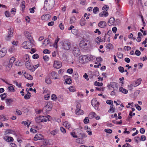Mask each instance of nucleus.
<instances>
[{"instance_id": "1", "label": "nucleus", "mask_w": 147, "mask_h": 147, "mask_svg": "<svg viewBox=\"0 0 147 147\" xmlns=\"http://www.w3.org/2000/svg\"><path fill=\"white\" fill-rule=\"evenodd\" d=\"M55 3L54 0H45L44 2V7H47L49 8H52Z\"/></svg>"}, {"instance_id": "64", "label": "nucleus", "mask_w": 147, "mask_h": 147, "mask_svg": "<svg viewBox=\"0 0 147 147\" xmlns=\"http://www.w3.org/2000/svg\"><path fill=\"white\" fill-rule=\"evenodd\" d=\"M73 70L72 69L70 68L68 69L67 70V72L69 74H71L73 73Z\"/></svg>"}, {"instance_id": "11", "label": "nucleus", "mask_w": 147, "mask_h": 147, "mask_svg": "<svg viewBox=\"0 0 147 147\" xmlns=\"http://www.w3.org/2000/svg\"><path fill=\"white\" fill-rule=\"evenodd\" d=\"M24 34L25 36L28 38V39L30 41L32 40V37L30 35V33L28 31H25L24 32Z\"/></svg>"}, {"instance_id": "20", "label": "nucleus", "mask_w": 147, "mask_h": 147, "mask_svg": "<svg viewBox=\"0 0 147 147\" xmlns=\"http://www.w3.org/2000/svg\"><path fill=\"white\" fill-rule=\"evenodd\" d=\"M115 111V108L113 104L111 105L110 107V109L108 111V112L109 113L111 112V113H113Z\"/></svg>"}, {"instance_id": "2", "label": "nucleus", "mask_w": 147, "mask_h": 147, "mask_svg": "<svg viewBox=\"0 0 147 147\" xmlns=\"http://www.w3.org/2000/svg\"><path fill=\"white\" fill-rule=\"evenodd\" d=\"M90 60V58L87 55L81 56L79 57V62L82 64H84L85 63L88 62Z\"/></svg>"}, {"instance_id": "3", "label": "nucleus", "mask_w": 147, "mask_h": 147, "mask_svg": "<svg viewBox=\"0 0 147 147\" xmlns=\"http://www.w3.org/2000/svg\"><path fill=\"white\" fill-rule=\"evenodd\" d=\"M62 48L64 50H68L71 47V43L68 41L66 40L63 42Z\"/></svg>"}, {"instance_id": "41", "label": "nucleus", "mask_w": 147, "mask_h": 147, "mask_svg": "<svg viewBox=\"0 0 147 147\" xmlns=\"http://www.w3.org/2000/svg\"><path fill=\"white\" fill-rule=\"evenodd\" d=\"M94 85L96 86H102L103 85V84L102 83H100L96 81L94 82Z\"/></svg>"}, {"instance_id": "35", "label": "nucleus", "mask_w": 147, "mask_h": 147, "mask_svg": "<svg viewBox=\"0 0 147 147\" xmlns=\"http://www.w3.org/2000/svg\"><path fill=\"white\" fill-rule=\"evenodd\" d=\"M45 82L48 84H50L51 83V81L50 78L47 77L45 79Z\"/></svg>"}, {"instance_id": "53", "label": "nucleus", "mask_w": 147, "mask_h": 147, "mask_svg": "<svg viewBox=\"0 0 147 147\" xmlns=\"http://www.w3.org/2000/svg\"><path fill=\"white\" fill-rule=\"evenodd\" d=\"M15 60V59L13 57H12L9 60V62L11 63H13Z\"/></svg>"}, {"instance_id": "47", "label": "nucleus", "mask_w": 147, "mask_h": 147, "mask_svg": "<svg viewBox=\"0 0 147 147\" xmlns=\"http://www.w3.org/2000/svg\"><path fill=\"white\" fill-rule=\"evenodd\" d=\"M118 69L119 71L122 73L124 71V68L123 67L120 66L119 67Z\"/></svg>"}, {"instance_id": "26", "label": "nucleus", "mask_w": 147, "mask_h": 147, "mask_svg": "<svg viewBox=\"0 0 147 147\" xmlns=\"http://www.w3.org/2000/svg\"><path fill=\"white\" fill-rule=\"evenodd\" d=\"M13 101V100L11 98H7L5 100V102L7 105L9 106L10 104Z\"/></svg>"}, {"instance_id": "31", "label": "nucleus", "mask_w": 147, "mask_h": 147, "mask_svg": "<svg viewBox=\"0 0 147 147\" xmlns=\"http://www.w3.org/2000/svg\"><path fill=\"white\" fill-rule=\"evenodd\" d=\"M6 50L3 51V50H2L0 51V56L1 57H3L6 54Z\"/></svg>"}, {"instance_id": "42", "label": "nucleus", "mask_w": 147, "mask_h": 147, "mask_svg": "<svg viewBox=\"0 0 147 147\" xmlns=\"http://www.w3.org/2000/svg\"><path fill=\"white\" fill-rule=\"evenodd\" d=\"M49 42V39H46L44 40V42L43 43V44H45V45H47Z\"/></svg>"}, {"instance_id": "23", "label": "nucleus", "mask_w": 147, "mask_h": 147, "mask_svg": "<svg viewBox=\"0 0 147 147\" xmlns=\"http://www.w3.org/2000/svg\"><path fill=\"white\" fill-rule=\"evenodd\" d=\"M76 114L78 115H80L84 113V111L81 109L76 110Z\"/></svg>"}, {"instance_id": "15", "label": "nucleus", "mask_w": 147, "mask_h": 147, "mask_svg": "<svg viewBox=\"0 0 147 147\" xmlns=\"http://www.w3.org/2000/svg\"><path fill=\"white\" fill-rule=\"evenodd\" d=\"M91 104L93 106L94 105V107H98L99 105V103L95 99H92L91 101Z\"/></svg>"}, {"instance_id": "16", "label": "nucleus", "mask_w": 147, "mask_h": 147, "mask_svg": "<svg viewBox=\"0 0 147 147\" xmlns=\"http://www.w3.org/2000/svg\"><path fill=\"white\" fill-rule=\"evenodd\" d=\"M25 65L26 67L31 71L32 65H31L30 62L26 61L25 63Z\"/></svg>"}, {"instance_id": "44", "label": "nucleus", "mask_w": 147, "mask_h": 147, "mask_svg": "<svg viewBox=\"0 0 147 147\" xmlns=\"http://www.w3.org/2000/svg\"><path fill=\"white\" fill-rule=\"evenodd\" d=\"M69 89L70 92H74L76 91L75 88L74 87L71 86L69 88Z\"/></svg>"}, {"instance_id": "29", "label": "nucleus", "mask_w": 147, "mask_h": 147, "mask_svg": "<svg viewBox=\"0 0 147 147\" xmlns=\"http://www.w3.org/2000/svg\"><path fill=\"white\" fill-rule=\"evenodd\" d=\"M78 136L80 137L79 138H83L84 137H85L86 136V135L84 133H82L81 132H80L78 134Z\"/></svg>"}, {"instance_id": "55", "label": "nucleus", "mask_w": 147, "mask_h": 147, "mask_svg": "<svg viewBox=\"0 0 147 147\" xmlns=\"http://www.w3.org/2000/svg\"><path fill=\"white\" fill-rule=\"evenodd\" d=\"M135 54L136 55L139 56L140 55L141 52L138 50H136Z\"/></svg>"}, {"instance_id": "34", "label": "nucleus", "mask_w": 147, "mask_h": 147, "mask_svg": "<svg viewBox=\"0 0 147 147\" xmlns=\"http://www.w3.org/2000/svg\"><path fill=\"white\" fill-rule=\"evenodd\" d=\"M38 66L39 65L38 64L36 65H35L32 66V67L31 71L32 72L34 71L38 67Z\"/></svg>"}, {"instance_id": "32", "label": "nucleus", "mask_w": 147, "mask_h": 147, "mask_svg": "<svg viewBox=\"0 0 147 147\" xmlns=\"http://www.w3.org/2000/svg\"><path fill=\"white\" fill-rule=\"evenodd\" d=\"M85 21L86 20L84 18L82 19L81 20L80 22V24L81 26H83L85 25L86 24Z\"/></svg>"}, {"instance_id": "63", "label": "nucleus", "mask_w": 147, "mask_h": 147, "mask_svg": "<svg viewBox=\"0 0 147 147\" xmlns=\"http://www.w3.org/2000/svg\"><path fill=\"white\" fill-rule=\"evenodd\" d=\"M140 91L139 90H137L134 93V96H137L140 93Z\"/></svg>"}, {"instance_id": "45", "label": "nucleus", "mask_w": 147, "mask_h": 147, "mask_svg": "<svg viewBox=\"0 0 147 147\" xmlns=\"http://www.w3.org/2000/svg\"><path fill=\"white\" fill-rule=\"evenodd\" d=\"M117 56L118 58L121 59L123 58V54L120 53H117Z\"/></svg>"}, {"instance_id": "25", "label": "nucleus", "mask_w": 147, "mask_h": 147, "mask_svg": "<svg viewBox=\"0 0 147 147\" xmlns=\"http://www.w3.org/2000/svg\"><path fill=\"white\" fill-rule=\"evenodd\" d=\"M63 125L67 128L69 129L71 127L70 124L67 121H65L63 123Z\"/></svg>"}, {"instance_id": "50", "label": "nucleus", "mask_w": 147, "mask_h": 147, "mask_svg": "<svg viewBox=\"0 0 147 147\" xmlns=\"http://www.w3.org/2000/svg\"><path fill=\"white\" fill-rule=\"evenodd\" d=\"M109 9V7L108 6H107V5H105L102 8V9L105 11H107V10L108 9Z\"/></svg>"}, {"instance_id": "58", "label": "nucleus", "mask_w": 147, "mask_h": 147, "mask_svg": "<svg viewBox=\"0 0 147 147\" xmlns=\"http://www.w3.org/2000/svg\"><path fill=\"white\" fill-rule=\"evenodd\" d=\"M104 131H105V132L107 133H109V134H111L112 133V130L111 129H105L104 130Z\"/></svg>"}, {"instance_id": "61", "label": "nucleus", "mask_w": 147, "mask_h": 147, "mask_svg": "<svg viewBox=\"0 0 147 147\" xmlns=\"http://www.w3.org/2000/svg\"><path fill=\"white\" fill-rule=\"evenodd\" d=\"M113 101L112 100H107L106 101V102L107 104H108L110 105L113 104Z\"/></svg>"}, {"instance_id": "4", "label": "nucleus", "mask_w": 147, "mask_h": 147, "mask_svg": "<svg viewBox=\"0 0 147 147\" xmlns=\"http://www.w3.org/2000/svg\"><path fill=\"white\" fill-rule=\"evenodd\" d=\"M73 53L75 56L77 57L80 55V52L78 47H74L73 48Z\"/></svg>"}, {"instance_id": "5", "label": "nucleus", "mask_w": 147, "mask_h": 147, "mask_svg": "<svg viewBox=\"0 0 147 147\" xmlns=\"http://www.w3.org/2000/svg\"><path fill=\"white\" fill-rule=\"evenodd\" d=\"M8 35L5 38V39L7 40H9L13 35V28H10L9 29Z\"/></svg>"}, {"instance_id": "28", "label": "nucleus", "mask_w": 147, "mask_h": 147, "mask_svg": "<svg viewBox=\"0 0 147 147\" xmlns=\"http://www.w3.org/2000/svg\"><path fill=\"white\" fill-rule=\"evenodd\" d=\"M59 39L60 38L58 37L56 39H55V42L54 45V47L56 49H57V44L58 42H59Z\"/></svg>"}, {"instance_id": "52", "label": "nucleus", "mask_w": 147, "mask_h": 147, "mask_svg": "<svg viewBox=\"0 0 147 147\" xmlns=\"http://www.w3.org/2000/svg\"><path fill=\"white\" fill-rule=\"evenodd\" d=\"M0 119L2 121H4L8 120V119H7L5 117L3 116H0Z\"/></svg>"}, {"instance_id": "18", "label": "nucleus", "mask_w": 147, "mask_h": 147, "mask_svg": "<svg viewBox=\"0 0 147 147\" xmlns=\"http://www.w3.org/2000/svg\"><path fill=\"white\" fill-rule=\"evenodd\" d=\"M114 21V18H111L108 22V24L109 26H111L113 24Z\"/></svg>"}, {"instance_id": "14", "label": "nucleus", "mask_w": 147, "mask_h": 147, "mask_svg": "<svg viewBox=\"0 0 147 147\" xmlns=\"http://www.w3.org/2000/svg\"><path fill=\"white\" fill-rule=\"evenodd\" d=\"M110 86L113 88H114L115 87H116V88H117V83L114 82H111L110 84L107 85V86L109 88Z\"/></svg>"}, {"instance_id": "60", "label": "nucleus", "mask_w": 147, "mask_h": 147, "mask_svg": "<svg viewBox=\"0 0 147 147\" xmlns=\"http://www.w3.org/2000/svg\"><path fill=\"white\" fill-rule=\"evenodd\" d=\"M122 147H132V146L129 143H126L123 145Z\"/></svg>"}, {"instance_id": "59", "label": "nucleus", "mask_w": 147, "mask_h": 147, "mask_svg": "<svg viewBox=\"0 0 147 147\" xmlns=\"http://www.w3.org/2000/svg\"><path fill=\"white\" fill-rule=\"evenodd\" d=\"M96 42L98 43L97 40L99 42H102V40H101V39L100 37H97L96 38Z\"/></svg>"}, {"instance_id": "13", "label": "nucleus", "mask_w": 147, "mask_h": 147, "mask_svg": "<svg viewBox=\"0 0 147 147\" xmlns=\"http://www.w3.org/2000/svg\"><path fill=\"white\" fill-rule=\"evenodd\" d=\"M50 17L51 16L49 14H47L45 15H42L41 18L42 20H47L49 19Z\"/></svg>"}, {"instance_id": "10", "label": "nucleus", "mask_w": 147, "mask_h": 147, "mask_svg": "<svg viewBox=\"0 0 147 147\" xmlns=\"http://www.w3.org/2000/svg\"><path fill=\"white\" fill-rule=\"evenodd\" d=\"M43 136L42 135L40 134H37L36 135L34 138V140L36 141L38 140H41L42 139Z\"/></svg>"}, {"instance_id": "56", "label": "nucleus", "mask_w": 147, "mask_h": 147, "mask_svg": "<svg viewBox=\"0 0 147 147\" xmlns=\"http://www.w3.org/2000/svg\"><path fill=\"white\" fill-rule=\"evenodd\" d=\"M8 89H9V90L10 91H12L13 92H14L15 91V89H14V88L12 86H9L8 87Z\"/></svg>"}, {"instance_id": "40", "label": "nucleus", "mask_w": 147, "mask_h": 147, "mask_svg": "<svg viewBox=\"0 0 147 147\" xmlns=\"http://www.w3.org/2000/svg\"><path fill=\"white\" fill-rule=\"evenodd\" d=\"M141 81V79H138L136 82L135 85L136 86H137L140 85V84Z\"/></svg>"}, {"instance_id": "46", "label": "nucleus", "mask_w": 147, "mask_h": 147, "mask_svg": "<svg viewBox=\"0 0 147 147\" xmlns=\"http://www.w3.org/2000/svg\"><path fill=\"white\" fill-rule=\"evenodd\" d=\"M24 61L26 62V61H29V56L28 55H25L24 57Z\"/></svg>"}, {"instance_id": "7", "label": "nucleus", "mask_w": 147, "mask_h": 147, "mask_svg": "<svg viewBox=\"0 0 147 147\" xmlns=\"http://www.w3.org/2000/svg\"><path fill=\"white\" fill-rule=\"evenodd\" d=\"M45 107L47 109V111H50L52 108L53 105L52 103L51 102H48L46 105Z\"/></svg>"}, {"instance_id": "57", "label": "nucleus", "mask_w": 147, "mask_h": 147, "mask_svg": "<svg viewBox=\"0 0 147 147\" xmlns=\"http://www.w3.org/2000/svg\"><path fill=\"white\" fill-rule=\"evenodd\" d=\"M39 57L38 55L37 54H35L32 56L33 58L34 59H38Z\"/></svg>"}, {"instance_id": "12", "label": "nucleus", "mask_w": 147, "mask_h": 147, "mask_svg": "<svg viewBox=\"0 0 147 147\" xmlns=\"http://www.w3.org/2000/svg\"><path fill=\"white\" fill-rule=\"evenodd\" d=\"M3 138L7 142H12L13 140V138L11 137L5 136L3 137Z\"/></svg>"}, {"instance_id": "48", "label": "nucleus", "mask_w": 147, "mask_h": 147, "mask_svg": "<svg viewBox=\"0 0 147 147\" xmlns=\"http://www.w3.org/2000/svg\"><path fill=\"white\" fill-rule=\"evenodd\" d=\"M13 132L14 131L12 130L9 129L6 130L5 133L7 134H9L10 133L12 134Z\"/></svg>"}, {"instance_id": "27", "label": "nucleus", "mask_w": 147, "mask_h": 147, "mask_svg": "<svg viewBox=\"0 0 147 147\" xmlns=\"http://www.w3.org/2000/svg\"><path fill=\"white\" fill-rule=\"evenodd\" d=\"M96 115V113L94 112H91L90 113L89 115V117L90 119H92L95 117V115Z\"/></svg>"}, {"instance_id": "8", "label": "nucleus", "mask_w": 147, "mask_h": 147, "mask_svg": "<svg viewBox=\"0 0 147 147\" xmlns=\"http://www.w3.org/2000/svg\"><path fill=\"white\" fill-rule=\"evenodd\" d=\"M22 72L26 78L30 80L32 79L33 77L31 75L27 73L25 71H23Z\"/></svg>"}, {"instance_id": "36", "label": "nucleus", "mask_w": 147, "mask_h": 147, "mask_svg": "<svg viewBox=\"0 0 147 147\" xmlns=\"http://www.w3.org/2000/svg\"><path fill=\"white\" fill-rule=\"evenodd\" d=\"M71 80L70 78H66L65 80V82L67 84H70L71 83Z\"/></svg>"}, {"instance_id": "43", "label": "nucleus", "mask_w": 147, "mask_h": 147, "mask_svg": "<svg viewBox=\"0 0 147 147\" xmlns=\"http://www.w3.org/2000/svg\"><path fill=\"white\" fill-rule=\"evenodd\" d=\"M89 121L88 118L87 117H86L84 120V122L85 124H87Z\"/></svg>"}, {"instance_id": "19", "label": "nucleus", "mask_w": 147, "mask_h": 147, "mask_svg": "<svg viewBox=\"0 0 147 147\" xmlns=\"http://www.w3.org/2000/svg\"><path fill=\"white\" fill-rule=\"evenodd\" d=\"M119 90L120 92L125 94H127L128 92L127 90L123 88L122 87H120Z\"/></svg>"}, {"instance_id": "24", "label": "nucleus", "mask_w": 147, "mask_h": 147, "mask_svg": "<svg viewBox=\"0 0 147 147\" xmlns=\"http://www.w3.org/2000/svg\"><path fill=\"white\" fill-rule=\"evenodd\" d=\"M51 75L53 79H56L58 78H57V74L55 72L52 71L51 73Z\"/></svg>"}, {"instance_id": "17", "label": "nucleus", "mask_w": 147, "mask_h": 147, "mask_svg": "<svg viewBox=\"0 0 147 147\" xmlns=\"http://www.w3.org/2000/svg\"><path fill=\"white\" fill-rule=\"evenodd\" d=\"M29 44H31V41H25L23 43L22 45L24 49H27L28 48L27 47L28 45Z\"/></svg>"}, {"instance_id": "22", "label": "nucleus", "mask_w": 147, "mask_h": 147, "mask_svg": "<svg viewBox=\"0 0 147 147\" xmlns=\"http://www.w3.org/2000/svg\"><path fill=\"white\" fill-rule=\"evenodd\" d=\"M43 117L42 116L37 117L36 118V121L37 123H40L42 122V119Z\"/></svg>"}, {"instance_id": "21", "label": "nucleus", "mask_w": 147, "mask_h": 147, "mask_svg": "<svg viewBox=\"0 0 147 147\" xmlns=\"http://www.w3.org/2000/svg\"><path fill=\"white\" fill-rule=\"evenodd\" d=\"M108 15V13L106 11H103L102 12H101L99 14V16L100 17H102L103 16H107Z\"/></svg>"}, {"instance_id": "54", "label": "nucleus", "mask_w": 147, "mask_h": 147, "mask_svg": "<svg viewBox=\"0 0 147 147\" xmlns=\"http://www.w3.org/2000/svg\"><path fill=\"white\" fill-rule=\"evenodd\" d=\"M36 8L35 7H34L32 8H30L29 9L30 12L31 13H33L34 12V9H35Z\"/></svg>"}, {"instance_id": "62", "label": "nucleus", "mask_w": 147, "mask_h": 147, "mask_svg": "<svg viewBox=\"0 0 147 147\" xmlns=\"http://www.w3.org/2000/svg\"><path fill=\"white\" fill-rule=\"evenodd\" d=\"M43 59H44V60L45 61H48L49 59V57L47 55L44 56L43 57Z\"/></svg>"}, {"instance_id": "9", "label": "nucleus", "mask_w": 147, "mask_h": 147, "mask_svg": "<svg viewBox=\"0 0 147 147\" xmlns=\"http://www.w3.org/2000/svg\"><path fill=\"white\" fill-rule=\"evenodd\" d=\"M106 24L107 23L105 21H101L98 23V26L100 28H103L106 26Z\"/></svg>"}, {"instance_id": "33", "label": "nucleus", "mask_w": 147, "mask_h": 147, "mask_svg": "<svg viewBox=\"0 0 147 147\" xmlns=\"http://www.w3.org/2000/svg\"><path fill=\"white\" fill-rule=\"evenodd\" d=\"M76 18L75 17H72L70 19V23L72 24L74 23L75 22Z\"/></svg>"}, {"instance_id": "49", "label": "nucleus", "mask_w": 147, "mask_h": 147, "mask_svg": "<svg viewBox=\"0 0 147 147\" xmlns=\"http://www.w3.org/2000/svg\"><path fill=\"white\" fill-rule=\"evenodd\" d=\"M99 11V9L97 7H94L93 10V13L95 14H96V13L97 11Z\"/></svg>"}, {"instance_id": "37", "label": "nucleus", "mask_w": 147, "mask_h": 147, "mask_svg": "<svg viewBox=\"0 0 147 147\" xmlns=\"http://www.w3.org/2000/svg\"><path fill=\"white\" fill-rule=\"evenodd\" d=\"M7 94L6 93H5L3 94L0 95V96L2 100H3L7 96Z\"/></svg>"}, {"instance_id": "38", "label": "nucleus", "mask_w": 147, "mask_h": 147, "mask_svg": "<svg viewBox=\"0 0 147 147\" xmlns=\"http://www.w3.org/2000/svg\"><path fill=\"white\" fill-rule=\"evenodd\" d=\"M15 64L16 65L20 66L22 65L23 63L20 62V61H18L17 62H15Z\"/></svg>"}, {"instance_id": "39", "label": "nucleus", "mask_w": 147, "mask_h": 147, "mask_svg": "<svg viewBox=\"0 0 147 147\" xmlns=\"http://www.w3.org/2000/svg\"><path fill=\"white\" fill-rule=\"evenodd\" d=\"M113 47V45L111 43H109L107 44L106 46V47L107 49H110L111 48H112Z\"/></svg>"}, {"instance_id": "6", "label": "nucleus", "mask_w": 147, "mask_h": 147, "mask_svg": "<svg viewBox=\"0 0 147 147\" xmlns=\"http://www.w3.org/2000/svg\"><path fill=\"white\" fill-rule=\"evenodd\" d=\"M61 62L59 61H54L53 66L55 68L59 69L61 66Z\"/></svg>"}, {"instance_id": "30", "label": "nucleus", "mask_w": 147, "mask_h": 147, "mask_svg": "<svg viewBox=\"0 0 147 147\" xmlns=\"http://www.w3.org/2000/svg\"><path fill=\"white\" fill-rule=\"evenodd\" d=\"M58 131L57 129H55V130L51 131L50 132V133L51 135L54 136L58 133Z\"/></svg>"}, {"instance_id": "51", "label": "nucleus", "mask_w": 147, "mask_h": 147, "mask_svg": "<svg viewBox=\"0 0 147 147\" xmlns=\"http://www.w3.org/2000/svg\"><path fill=\"white\" fill-rule=\"evenodd\" d=\"M135 105L136 108L138 111H140L141 110V107L138 104H135Z\"/></svg>"}]
</instances>
